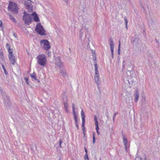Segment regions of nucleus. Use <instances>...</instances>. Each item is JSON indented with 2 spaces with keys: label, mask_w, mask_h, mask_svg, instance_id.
I'll list each match as a JSON object with an SVG mask.
<instances>
[{
  "label": "nucleus",
  "mask_w": 160,
  "mask_h": 160,
  "mask_svg": "<svg viewBox=\"0 0 160 160\" xmlns=\"http://www.w3.org/2000/svg\"><path fill=\"white\" fill-rule=\"evenodd\" d=\"M93 59L94 60V66L95 68V74L94 76V80L95 81V82L98 86V88L99 86V72L98 71V67L97 66V62L96 61V57H93Z\"/></svg>",
  "instance_id": "f257e3e1"
},
{
  "label": "nucleus",
  "mask_w": 160,
  "mask_h": 160,
  "mask_svg": "<svg viewBox=\"0 0 160 160\" xmlns=\"http://www.w3.org/2000/svg\"><path fill=\"white\" fill-rule=\"evenodd\" d=\"M37 58L38 60L37 62L39 65L44 66L46 63V56L43 54L38 55Z\"/></svg>",
  "instance_id": "f03ea898"
},
{
  "label": "nucleus",
  "mask_w": 160,
  "mask_h": 160,
  "mask_svg": "<svg viewBox=\"0 0 160 160\" xmlns=\"http://www.w3.org/2000/svg\"><path fill=\"white\" fill-rule=\"evenodd\" d=\"M23 14L24 15L22 19L25 22V24L29 25L32 22V15L27 13L26 12H24Z\"/></svg>",
  "instance_id": "7ed1b4c3"
},
{
  "label": "nucleus",
  "mask_w": 160,
  "mask_h": 160,
  "mask_svg": "<svg viewBox=\"0 0 160 160\" xmlns=\"http://www.w3.org/2000/svg\"><path fill=\"white\" fill-rule=\"evenodd\" d=\"M35 30L40 35L43 36L46 35L45 33V30L40 23L37 24L35 28Z\"/></svg>",
  "instance_id": "20e7f679"
},
{
  "label": "nucleus",
  "mask_w": 160,
  "mask_h": 160,
  "mask_svg": "<svg viewBox=\"0 0 160 160\" xmlns=\"http://www.w3.org/2000/svg\"><path fill=\"white\" fill-rule=\"evenodd\" d=\"M8 9L14 13H17L18 12V7L15 3L10 2L8 6Z\"/></svg>",
  "instance_id": "39448f33"
},
{
  "label": "nucleus",
  "mask_w": 160,
  "mask_h": 160,
  "mask_svg": "<svg viewBox=\"0 0 160 160\" xmlns=\"http://www.w3.org/2000/svg\"><path fill=\"white\" fill-rule=\"evenodd\" d=\"M40 43L43 46V48L45 50H48L51 48V46L48 41L46 39L42 40Z\"/></svg>",
  "instance_id": "423d86ee"
},
{
  "label": "nucleus",
  "mask_w": 160,
  "mask_h": 160,
  "mask_svg": "<svg viewBox=\"0 0 160 160\" xmlns=\"http://www.w3.org/2000/svg\"><path fill=\"white\" fill-rule=\"evenodd\" d=\"M2 96L4 99V103L5 104V106L6 107L10 106L11 105V103L9 101V97L6 96H5L3 94L2 95Z\"/></svg>",
  "instance_id": "0eeeda50"
},
{
  "label": "nucleus",
  "mask_w": 160,
  "mask_h": 160,
  "mask_svg": "<svg viewBox=\"0 0 160 160\" xmlns=\"http://www.w3.org/2000/svg\"><path fill=\"white\" fill-rule=\"evenodd\" d=\"M8 57L11 64L14 65L15 62V57L12 54V52H9L8 55Z\"/></svg>",
  "instance_id": "6e6552de"
},
{
  "label": "nucleus",
  "mask_w": 160,
  "mask_h": 160,
  "mask_svg": "<svg viewBox=\"0 0 160 160\" xmlns=\"http://www.w3.org/2000/svg\"><path fill=\"white\" fill-rule=\"evenodd\" d=\"M56 65L58 66L59 68H61L63 67V65L61 62L60 58L58 57L56 58L55 59Z\"/></svg>",
  "instance_id": "1a4fd4ad"
},
{
  "label": "nucleus",
  "mask_w": 160,
  "mask_h": 160,
  "mask_svg": "<svg viewBox=\"0 0 160 160\" xmlns=\"http://www.w3.org/2000/svg\"><path fill=\"white\" fill-rule=\"evenodd\" d=\"M109 45L111 50V53L112 55V58H113V52H114V43L113 42V40L110 39Z\"/></svg>",
  "instance_id": "9d476101"
},
{
  "label": "nucleus",
  "mask_w": 160,
  "mask_h": 160,
  "mask_svg": "<svg viewBox=\"0 0 160 160\" xmlns=\"http://www.w3.org/2000/svg\"><path fill=\"white\" fill-rule=\"evenodd\" d=\"M32 16L33 17L34 20L36 22H39V19L38 15V14L36 12H34L31 14Z\"/></svg>",
  "instance_id": "9b49d317"
},
{
  "label": "nucleus",
  "mask_w": 160,
  "mask_h": 160,
  "mask_svg": "<svg viewBox=\"0 0 160 160\" xmlns=\"http://www.w3.org/2000/svg\"><path fill=\"white\" fill-rule=\"evenodd\" d=\"M25 5L26 8L29 12H31L32 10V6L30 3H25Z\"/></svg>",
  "instance_id": "f8f14e48"
},
{
  "label": "nucleus",
  "mask_w": 160,
  "mask_h": 160,
  "mask_svg": "<svg viewBox=\"0 0 160 160\" xmlns=\"http://www.w3.org/2000/svg\"><path fill=\"white\" fill-rule=\"evenodd\" d=\"M134 95L135 97V102H137L138 100L139 97V93L138 90H136Z\"/></svg>",
  "instance_id": "ddd939ff"
},
{
  "label": "nucleus",
  "mask_w": 160,
  "mask_h": 160,
  "mask_svg": "<svg viewBox=\"0 0 160 160\" xmlns=\"http://www.w3.org/2000/svg\"><path fill=\"white\" fill-rule=\"evenodd\" d=\"M123 142L124 144V145L125 147V149L126 151L128 149V147H127V143H128V140L127 139L125 138L124 136H123Z\"/></svg>",
  "instance_id": "4468645a"
},
{
  "label": "nucleus",
  "mask_w": 160,
  "mask_h": 160,
  "mask_svg": "<svg viewBox=\"0 0 160 160\" xmlns=\"http://www.w3.org/2000/svg\"><path fill=\"white\" fill-rule=\"evenodd\" d=\"M30 75L32 79H33L37 81L38 82H39V81L37 78L36 76L35 75V73L34 72H33L32 73L30 74Z\"/></svg>",
  "instance_id": "2eb2a0df"
},
{
  "label": "nucleus",
  "mask_w": 160,
  "mask_h": 160,
  "mask_svg": "<svg viewBox=\"0 0 160 160\" xmlns=\"http://www.w3.org/2000/svg\"><path fill=\"white\" fill-rule=\"evenodd\" d=\"M60 73L61 74L62 76L64 78H65L67 76V75L66 72V71L63 70L62 69L60 72Z\"/></svg>",
  "instance_id": "dca6fc26"
},
{
  "label": "nucleus",
  "mask_w": 160,
  "mask_h": 160,
  "mask_svg": "<svg viewBox=\"0 0 160 160\" xmlns=\"http://www.w3.org/2000/svg\"><path fill=\"white\" fill-rule=\"evenodd\" d=\"M6 47L8 50V51L9 53V52H12V50L11 49L10 46L9 44H8V43H7L6 44Z\"/></svg>",
  "instance_id": "f3484780"
},
{
  "label": "nucleus",
  "mask_w": 160,
  "mask_h": 160,
  "mask_svg": "<svg viewBox=\"0 0 160 160\" xmlns=\"http://www.w3.org/2000/svg\"><path fill=\"white\" fill-rule=\"evenodd\" d=\"M138 41L139 40L138 39L135 38L133 40V44L135 45L136 46H137L138 44Z\"/></svg>",
  "instance_id": "a211bd4d"
},
{
  "label": "nucleus",
  "mask_w": 160,
  "mask_h": 160,
  "mask_svg": "<svg viewBox=\"0 0 160 160\" xmlns=\"http://www.w3.org/2000/svg\"><path fill=\"white\" fill-rule=\"evenodd\" d=\"M81 116L82 119H83V118H84V119H85V115L84 112L83 111V110L82 109V112H81Z\"/></svg>",
  "instance_id": "6ab92c4d"
},
{
  "label": "nucleus",
  "mask_w": 160,
  "mask_h": 160,
  "mask_svg": "<svg viewBox=\"0 0 160 160\" xmlns=\"http://www.w3.org/2000/svg\"><path fill=\"white\" fill-rule=\"evenodd\" d=\"M2 68L4 71V72L5 75H7L8 74V72H7L5 68L4 67V65L3 64H2Z\"/></svg>",
  "instance_id": "aec40b11"
},
{
  "label": "nucleus",
  "mask_w": 160,
  "mask_h": 160,
  "mask_svg": "<svg viewBox=\"0 0 160 160\" xmlns=\"http://www.w3.org/2000/svg\"><path fill=\"white\" fill-rule=\"evenodd\" d=\"M9 17L11 18V19L13 22H16L15 19L12 16V15L10 14H9Z\"/></svg>",
  "instance_id": "412c9836"
},
{
  "label": "nucleus",
  "mask_w": 160,
  "mask_h": 160,
  "mask_svg": "<svg viewBox=\"0 0 160 160\" xmlns=\"http://www.w3.org/2000/svg\"><path fill=\"white\" fill-rule=\"evenodd\" d=\"M119 44L118 46V54H120V40L119 41Z\"/></svg>",
  "instance_id": "4be33fe9"
},
{
  "label": "nucleus",
  "mask_w": 160,
  "mask_h": 160,
  "mask_svg": "<svg viewBox=\"0 0 160 160\" xmlns=\"http://www.w3.org/2000/svg\"><path fill=\"white\" fill-rule=\"evenodd\" d=\"M118 114V112H115V113L113 114V122H114V120L115 117Z\"/></svg>",
  "instance_id": "5701e85b"
},
{
  "label": "nucleus",
  "mask_w": 160,
  "mask_h": 160,
  "mask_svg": "<svg viewBox=\"0 0 160 160\" xmlns=\"http://www.w3.org/2000/svg\"><path fill=\"white\" fill-rule=\"evenodd\" d=\"M93 143L94 144L95 142V133L93 132Z\"/></svg>",
  "instance_id": "b1692460"
},
{
  "label": "nucleus",
  "mask_w": 160,
  "mask_h": 160,
  "mask_svg": "<svg viewBox=\"0 0 160 160\" xmlns=\"http://www.w3.org/2000/svg\"><path fill=\"white\" fill-rule=\"evenodd\" d=\"M64 106L65 109L67 112L68 111V104L67 102H65L64 103Z\"/></svg>",
  "instance_id": "393cba45"
},
{
  "label": "nucleus",
  "mask_w": 160,
  "mask_h": 160,
  "mask_svg": "<svg viewBox=\"0 0 160 160\" xmlns=\"http://www.w3.org/2000/svg\"><path fill=\"white\" fill-rule=\"evenodd\" d=\"M82 128L84 127V124L85 123V119H84V118H83V119H82Z\"/></svg>",
  "instance_id": "a878e982"
},
{
  "label": "nucleus",
  "mask_w": 160,
  "mask_h": 160,
  "mask_svg": "<svg viewBox=\"0 0 160 160\" xmlns=\"http://www.w3.org/2000/svg\"><path fill=\"white\" fill-rule=\"evenodd\" d=\"M94 119L95 121V124L98 123V122L97 120V117L96 116H94Z\"/></svg>",
  "instance_id": "bb28decb"
},
{
  "label": "nucleus",
  "mask_w": 160,
  "mask_h": 160,
  "mask_svg": "<svg viewBox=\"0 0 160 160\" xmlns=\"http://www.w3.org/2000/svg\"><path fill=\"white\" fill-rule=\"evenodd\" d=\"M74 119L75 121V123H78V119H77V116H75H75L74 117Z\"/></svg>",
  "instance_id": "cd10ccee"
},
{
  "label": "nucleus",
  "mask_w": 160,
  "mask_h": 160,
  "mask_svg": "<svg viewBox=\"0 0 160 160\" xmlns=\"http://www.w3.org/2000/svg\"><path fill=\"white\" fill-rule=\"evenodd\" d=\"M95 126H96V131H98V130H99V127H98V124H95Z\"/></svg>",
  "instance_id": "c85d7f7f"
},
{
  "label": "nucleus",
  "mask_w": 160,
  "mask_h": 160,
  "mask_svg": "<svg viewBox=\"0 0 160 160\" xmlns=\"http://www.w3.org/2000/svg\"><path fill=\"white\" fill-rule=\"evenodd\" d=\"M124 20H125V22L126 23V28L127 29V28H128V27H127L128 20L126 18H124Z\"/></svg>",
  "instance_id": "c756f323"
},
{
  "label": "nucleus",
  "mask_w": 160,
  "mask_h": 160,
  "mask_svg": "<svg viewBox=\"0 0 160 160\" xmlns=\"http://www.w3.org/2000/svg\"><path fill=\"white\" fill-rule=\"evenodd\" d=\"M84 158L85 160H86V159H87V160H89L88 154H87V156H86V154H85V155L84 157Z\"/></svg>",
  "instance_id": "7c9ffc66"
},
{
  "label": "nucleus",
  "mask_w": 160,
  "mask_h": 160,
  "mask_svg": "<svg viewBox=\"0 0 160 160\" xmlns=\"http://www.w3.org/2000/svg\"><path fill=\"white\" fill-rule=\"evenodd\" d=\"M135 160H142V159L140 157H137L135 158Z\"/></svg>",
  "instance_id": "2f4dec72"
},
{
  "label": "nucleus",
  "mask_w": 160,
  "mask_h": 160,
  "mask_svg": "<svg viewBox=\"0 0 160 160\" xmlns=\"http://www.w3.org/2000/svg\"><path fill=\"white\" fill-rule=\"evenodd\" d=\"M25 82H26V83L27 84H29V82H28V79L27 78H25Z\"/></svg>",
  "instance_id": "473e14b6"
},
{
  "label": "nucleus",
  "mask_w": 160,
  "mask_h": 160,
  "mask_svg": "<svg viewBox=\"0 0 160 160\" xmlns=\"http://www.w3.org/2000/svg\"><path fill=\"white\" fill-rule=\"evenodd\" d=\"M72 109H75V105L74 103L72 104Z\"/></svg>",
  "instance_id": "72a5a7b5"
},
{
  "label": "nucleus",
  "mask_w": 160,
  "mask_h": 160,
  "mask_svg": "<svg viewBox=\"0 0 160 160\" xmlns=\"http://www.w3.org/2000/svg\"><path fill=\"white\" fill-rule=\"evenodd\" d=\"M88 41H87V46H88H88H89V44L90 40H89V38H88Z\"/></svg>",
  "instance_id": "f704fd0d"
},
{
  "label": "nucleus",
  "mask_w": 160,
  "mask_h": 160,
  "mask_svg": "<svg viewBox=\"0 0 160 160\" xmlns=\"http://www.w3.org/2000/svg\"><path fill=\"white\" fill-rule=\"evenodd\" d=\"M84 150H85V151L86 153V155L87 156V153H88V151L85 147H84Z\"/></svg>",
  "instance_id": "c9c22d12"
},
{
  "label": "nucleus",
  "mask_w": 160,
  "mask_h": 160,
  "mask_svg": "<svg viewBox=\"0 0 160 160\" xmlns=\"http://www.w3.org/2000/svg\"><path fill=\"white\" fill-rule=\"evenodd\" d=\"M62 142L61 140V139H60V142H59V146L60 148L61 147V143H62Z\"/></svg>",
  "instance_id": "e433bc0d"
},
{
  "label": "nucleus",
  "mask_w": 160,
  "mask_h": 160,
  "mask_svg": "<svg viewBox=\"0 0 160 160\" xmlns=\"http://www.w3.org/2000/svg\"><path fill=\"white\" fill-rule=\"evenodd\" d=\"M72 110H73V113L74 114V117L75 115V116H77V115L75 113V109H72Z\"/></svg>",
  "instance_id": "4c0bfd02"
},
{
  "label": "nucleus",
  "mask_w": 160,
  "mask_h": 160,
  "mask_svg": "<svg viewBox=\"0 0 160 160\" xmlns=\"http://www.w3.org/2000/svg\"><path fill=\"white\" fill-rule=\"evenodd\" d=\"M82 30L81 29L80 31V38H82V32H81Z\"/></svg>",
  "instance_id": "58836bf2"
},
{
  "label": "nucleus",
  "mask_w": 160,
  "mask_h": 160,
  "mask_svg": "<svg viewBox=\"0 0 160 160\" xmlns=\"http://www.w3.org/2000/svg\"><path fill=\"white\" fill-rule=\"evenodd\" d=\"M82 130L83 133H84V132L85 131V127H82Z\"/></svg>",
  "instance_id": "ea45409f"
},
{
  "label": "nucleus",
  "mask_w": 160,
  "mask_h": 160,
  "mask_svg": "<svg viewBox=\"0 0 160 160\" xmlns=\"http://www.w3.org/2000/svg\"><path fill=\"white\" fill-rule=\"evenodd\" d=\"M2 26V21L0 20V27Z\"/></svg>",
  "instance_id": "a19ab883"
},
{
  "label": "nucleus",
  "mask_w": 160,
  "mask_h": 160,
  "mask_svg": "<svg viewBox=\"0 0 160 160\" xmlns=\"http://www.w3.org/2000/svg\"><path fill=\"white\" fill-rule=\"evenodd\" d=\"M75 124H76V126L77 128H78V129H79V126H78V123H76Z\"/></svg>",
  "instance_id": "79ce46f5"
},
{
  "label": "nucleus",
  "mask_w": 160,
  "mask_h": 160,
  "mask_svg": "<svg viewBox=\"0 0 160 160\" xmlns=\"http://www.w3.org/2000/svg\"><path fill=\"white\" fill-rule=\"evenodd\" d=\"M63 1L66 3V4H68V0H63Z\"/></svg>",
  "instance_id": "37998d69"
},
{
  "label": "nucleus",
  "mask_w": 160,
  "mask_h": 160,
  "mask_svg": "<svg viewBox=\"0 0 160 160\" xmlns=\"http://www.w3.org/2000/svg\"><path fill=\"white\" fill-rule=\"evenodd\" d=\"M97 133L98 135H99V134H100V132L98 131H98H97Z\"/></svg>",
  "instance_id": "c03bdc74"
},
{
  "label": "nucleus",
  "mask_w": 160,
  "mask_h": 160,
  "mask_svg": "<svg viewBox=\"0 0 160 160\" xmlns=\"http://www.w3.org/2000/svg\"><path fill=\"white\" fill-rule=\"evenodd\" d=\"M13 36L15 37V38H16V36L15 35V33H13Z\"/></svg>",
  "instance_id": "a18cd8bd"
},
{
  "label": "nucleus",
  "mask_w": 160,
  "mask_h": 160,
  "mask_svg": "<svg viewBox=\"0 0 160 160\" xmlns=\"http://www.w3.org/2000/svg\"><path fill=\"white\" fill-rule=\"evenodd\" d=\"M65 94H64V95H64V97H65V98H67V96H66V95H65Z\"/></svg>",
  "instance_id": "49530a36"
},
{
  "label": "nucleus",
  "mask_w": 160,
  "mask_h": 160,
  "mask_svg": "<svg viewBox=\"0 0 160 160\" xmlns=\"http://www.w3.org/2000/svg\"><path fill=\"white\" fill-rule=\"evenodd\" d=\"M28 1H30V2H31V0H28Z\"/></svg>",
  "instance_id": "de8ad7c7"
},
{
  "label": "nucleus",
  "mask_w": 160,
  "mask_h": 160,
  "mask_svg": "<svg viewBox=\"0 0 160 160\" xmlns=\"http://www.w3.org/2000/svg\"><path fill=\"white\" fill-rule=\"evenodd\" d=\"M156 41L157 42H158V40H156Z\"/></svg>",
  "instance_id": "09e8293b"
},
{
  "label": "nucleus",
  "mask_w": 160,
  "mask_h": 160,
  "mask_svg": "<svg viewBox=\"0 0 160 160\" xmlns=\"http://www.w3.org/2000/svg\"><path fill=\"white\" fill-rule=\"evenodd\" d=\"M142 8H144V7H143V6H142Z\"/></svg>",
  "instance_id": "8fccbe9b"
},
{
  "label": "nucleus",
  "mask_w": 160,
  "mask_h": 160,
  "mask_svg": "<svg viewBox=\"0 0 160 160\" xmlns=\"http://www.w3.org/2000/svg\"><path fill=\"white\" fill-rule=\"evenodd\" d=\"M83 134H84V136H85V133H83Z\"/></svg>",
  "instance_id": "3c124183"
},
{
  "label": "nucleus",
  "mask_w": 160,
  "mask_h": 160,
  "mask_svg": "<svg viewBox=\"0 0 160 160\" xmlns=\"http://www.w3.org/2000/svg\"><path fill=\"white\" fill-rule=\"evenodd\" d=\"M1 92H2V90H1Z\"/></svg>",
  "instance_id": "603ef678"
},
{
  "label": "nucleus",
  "mask_w": 160,
  "mask_h": 160,
  "mask_svg": "<svg viewBox=\"0 0 160 160\" xmlns=\"http://www.w3.org/2000/svg\"><path fill=\"white\" fill-rule=\"evenodd\" d=\"M124 62V61H123V63Z\"/></svg>",
  "instance_id": "864d4df0"
},
{
  "label": "nucleus",
  "mask_w": 160,
  "mask_h": 160,
  "mask_svg": "<svg viewBox=\"0 0 160 160\" xmlns=\"http://www.w3.org/2000/svg\"><path fill=\"white\" fill-rule=\"evenodd\" d=\"M107 117L108 118V117L107 116Z\"/></svg>",
  "instance_id": "5fc2aeb1"
}]
</instances>
